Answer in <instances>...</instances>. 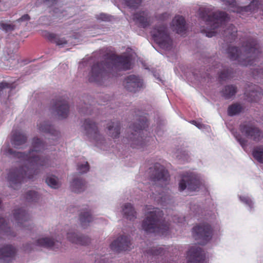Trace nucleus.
<instances>
[{"label":"nucleus","mask_w":263,"mask_h":263,"mask_svg":"<svg viewBox=\"0 0 263 263\" xmlns=\"http://www.w3.org/2000/svg\"><path fill=\"white\" fill-rule=\"evenodd\" d=\"M44 149V144L38 138L32 140L31 148L27 154L13 151L8 144L3 145L0 155L18 159L22 165L19 168L10 170L8 174L7 180L12 188L17 189L22 183L33 178L41 166L47 165L48 159L41 157Z\"/></svg>","instance_id":"1"},{"label":"nucleus","mask_w":263,"mask_h":263,"mask_svg":"<svg viewBox=\"0 0 263 263\" xmlns=\"http://www.w3.org/2000/svg\"><path fill=\"white\" fill-rule=\"evenodd\" d=\"M136 57V53L130 48L126 49V53L123 55L118 57L112 55L107 60L106 64H97L92 67L88 76V81L101 83L108 71L110 70L129 69L133 60H135Z\"/></svg>","instance_id":"2"},{"label":"nucleus","mask_w":263,"mask_h":263,"mask_svg":"<svg viewBox=\"0 0 263 263\" xmlns=\"http://www.w3.org/2000/svg\"><path fill=\"white\" fill-rule=\"evenodd\" d=\"M199 11L200 16L206 25L201 28V31L205 34L206 36L211 37L215 36L221 29H224L221 32L223 36L231 39L235 36L237 29L233 25L227 24L229 17L226 13L217 11L211 14L208 12V9L205 8L204 13L202 12V8Z\"/></svg>","instance_id":"3"},{"label":"nucleus","mask_w":263,"mask_h":263,"mask_svg":"<svg viewBox=\"0 0 263 263\" xmlns=\"http://www.w3.org/2000/svg\"><path fill=\"white\" fill-rule=\"evenodd\" d=\"M240 50L235 47H230L227 53L232 60H237L238 63L245 66H252V74L255 79L263 78V64L256 65L254 62H259L260 51L256 41L249 40L245 46L243 53H239Z\"/></svg>","instance_id":"4"},{"label":"nucleus","mask_w":263,"mask_h":263,"mask_svg":"<svg viewBox=\"0 0 263 263\" xmlns=\"http://www.w3.org/2000/svg\"><path fill=\"white\" fill-rule=\"evenodd\" d=\"M144 212L145 218L142 224V228L144 231L163 236L174 234L172 224L165 220L159 221V218L162 215V212L160 209L148 205L145 208Z\"/></svg>","instance_id":"5"},{"label":"nucleus","mask_w":263,"mask_h":263,"mask_svg":"<svg viewBox=\"0 0 263 263\" xmlns=\"http://www.w3.org/2000/svg\"><path fill=\"white\" fill-rule=\"evenodd\" d=\"M206 186L202 176L195 172L189 171L183 173L179 183V190L183 191L186 189L189 194L194 193L205 190Z\"/></svg>","instance_id":"6"},{"label":"nucleus","mask_w":263,"mask_h":263,"mask_svg":"<svg viewBox=\"0 0 263 263\" xmlns=\"http://www.w3.org/2000/svg\"><path fill=\"white\" fill-rule=\"evenodd\" d=\"M147 125V120L145 117L140 118L138 125H134L131 127V129L134 133L132 134V136L129 137V142L131 146L134 148L143 149L149 139L146 138H143L142 136L143 130Z\"/></svg>","instance_id":"7"},{"label":"nucleus","mask_w":263,"mask_h":263,"mask_svg":"<svg viewBox=\"0 0 263 263\" xmlns=\"http://www.w3.org/2000/svg\"><path fill=\"white\" fill-rule=\"evenodd\" d=\"M212 229L211 226L207 223H203L193 228L192 233L195 239L201 245H204L212 238V235L217 231H219L220 227L217 226Z\"/></svg>","instance_id":"8"},{"label":"nucleus","mask_w":263,"mask_h":263,"mask_svg":"<svg viewBox=\"0 0 263 263\" xmlns=\"http://www.w3.org/2000/svg\"><path fill=\"white\" fill-rule=\"evenodd\" d=\"M151 33L153 39L160 47L165 50L171 48L172 41L165 26L157 25L152 29Z\"/></svg>","instance_id":"9"},{"label":"nucleus","mask_w":263,"mask_h":263,"mask_svg":"<svg viewBox=\"0 0 263 263\" xmlns=\"http://www.w3.org/2000/svg\"><path fill=\"white\" fill-rule=\"evenodd\" d=\"M222 1L228 6L229 10L241 15H243L245 13L247 12L249 10L254 11L256 9H259L261 2V0H253L249 6L242 7L238 6L235 0Z\"/></svg>","instance_id":"10"},{"label":"nucleus","mask_w":263,"mask_h":263,"mask_svg":"<svg viewBox=\"0 0 263 263\" xmlns=\"http://www.w3.org/2000/svg\"><path fill=\"white\" fill-rule=\"evenodd\" d=\"M11 220L13 225L20 229H28L31 223L29 214L23 209L15 210Z\"/></svg>","instance_id":"11"},{"label":"nucleus","mask_w":263,"mask_h":263,"mask_svg":"<svg viewBox=\"0 0 263 263\" xmlns=\"http://www.w3.org/2000/svg\"><path fill=\"white\" fill-rule=\"evenodd\" d=\"M151 172L153 171L152 180L157 184V187L159 188L158 185H165L167 182L168 174L167 171L160 163H156L154 165V168H150Z\"/></svg>","instance_id":"12"},{"label":"nucleus","mask_w":263,"mask_h":263,"mask_svg":"<svg viewBox=\"0 0 263 263\" xmlns=\"http://www.w3.org/2000/svg\"><path fill=\"white\" fill-rule=\"evenodd\" d=\"M123 85L127 90L134 92L139 91L144 87L143 80L135 75L127 77L123 82Z\"/></svg>","instance_id":"13"},{"label":"nucleus","mask_w":263,"mask_h":263,"mask_svg":"<svg viewBox=\"0 0 263 263\" xmlns=\"http://www.w3.org/2000/svg\"><path fill=\"white\" fill-rule=\"evenodd\" d=\"M186 258L187 263H203L205 254L200 247L195 245L189 249Z\"/></svg>","instance_id":"14"},{"label":"nucleus","mask_w":263,"mask_h":263,"mask_svg":"<svg viewBox=\"0 0 263 263\" xmlns=\"http://www.w3.org/2000/svg\"><path fill=\"white\" fill-rule=\"evenodd\" d=\"M240 129L247 137L254 141H259L262 137V133L251 123H245L241 124Z\"/></svg>","instance_id":"15"},{"label":"nucleus","mask_w":263,"mask_h":263,"mask_svg":"<svg viewBox=\"0 0 263 263\" xmlns=\"http://www.w3.org/2000/svg\"><path fill=\"white\" fill-rule=\"evenodd\" d=\"M130 241L129 237L120 236L114 240L110 245V249L115 252L128 250L130 249Z\"/></svg>","instance_id":"16"},{"label":"nucleus","mask_w":263,"mask_h":263,"mask_svg":"<svg viewBox=\"0 0 263 263\" xmlns=\"http://www.w3.org/2000/svg\"><path fill=\"white\" fill-rule=\"evenodd\" d=\"M52 109L61 118L67 117L69 112V106L67 101L64 98L57 100L52 107Z\"/></svg>","instance_id":"17"},{"label":"nucleus","mask_w":263,"mask_h":263,"mask_svg":"<svg viewBox=\"0 0 263 263\" xmlns=\"http://www.w3.org/2000/svg\"><path fill=\"white\" fill-rule=\"evenodd\" d=\"M132 19L136 24L143 28L148 26L151 22V17L147 11H142L134 14Z\"/></svg>","instance_id":"18"},{"label":"nucleus","mask_w":263,"mask_h":263,"mask_svg":"<svg viewBox=\"0 0 263 263\" xmlns=\"http://www.w3.org/2000/svg\"><path fill=\"white\" fill-rule=\"evenodd\" d=\"M26 136L21 129H13L12 132L11 143L16 148H21L23 147L26 141Z\"/></svg>","instance_id":"19"},{"label":"nucleus","mask_w":263,"mask_h":263,"mask_svg":"<svg viewBox=\"0 0 263 263\" xmlns=\"http://www.w3.org/2000/svg\"><path fill=\"white\" fill-rule=\"evenodd\" d=\"M83 127L86 134L93 140H96L101 137V136L98 133L96 124L91 120H86L84 123Z\"/></svg>","instance_id":"20"},{"label":"nucleus","mask_w":263,"mask_h":263,"mask_svg":"<svg viewBox=\"0 0 263 263\" xmlns=\"http://www.w3.org/2000/svg\"><path fill=\"white\" fill-rule=\"evenodd\" d=\"M16 253L15 249L10 245H7L0 248V259L4 261H10Z\"/></svg>","instance_id":"21"},{"label":"nucleus","mask_w":263,"mask_h":263,"mask_svg":"<svg viewBox=\"0 0 263 263\" xmlns=\"http://www.w3.org/2000/svg\"><path fill=\"white\" fill-rule=\"evenodd\" d=\"M30 19V17L28 14H25L23 15L20 18L16 20L14 24H8V23H1L0 25V28L6 32L13 30L16 27H17L18 24L23 23L24 25L26 24L27 21Z\"/></svg>","instance_id":"22"},{"label":"nucleus","mask_w":263,"mask_h":263,"mask_svg":"<svg viewBox=\"0 0 263 263\" xmlns=\"http://www.w3.org/2000/svg\"><path fill=\"white\" fill-rule=\"evenodd\" d=\"M37 128L40 132L49 133L56 138L58 137L59 133L56 130L51 124L47 121H39L37 124Z\"/></svg>","instance_id":"23"},{"label":"nucleus","mask_w":263,"mask_h":263,"mask_svg":"<svg viewBox=\"0 0 263 263\" xmlns=\"http://www.w3.org/2000/svg\"><path fill=\"white\" fill-rule=\"evenodd\" d=\"M67 238L72 243L80 245H86L89 242V238L85 236H79L75 232H68L66 234Z\"/></svg>","instance_id":"24"},{"label":"nucleus","mask_w":263,"mask_h":263,"mask_svg":"<svg viewBox=\"0 0 263 263\" xmlns=\"http://www.w3.org/2000/svg\"><path fill=\"white\" fill-rule=\"evenodd\" d=\"M172 29L177 33L181 34L186 29L184 18L181 16H176L172 21Z\"/></svg>","instance_id":"25"},{"label":"nucleus","mask_w":263,"mask_h":263,"mask_svg":"<svg viewBox=\"0 0 263 263\" xmlns=\"http://www.w3.org/2000/svg\"><path fill=\"white\" fill-rule=\"evenodd\" d=\"M6 220L0 216V236L11 237L14 236Z\"/></svg>","instance_id":"26"},{"label":"nucleus","mask_w":263,"mask_h":263,"mask_svg":"<svg viewBox=\"0 0 263 263\" xmlns=\"http://www.w3.org/2000/svg\"><path fill=\"white\" fill-rule=\"evenodd\" d=\"M71 190L75 193H81L83 192L86 187V184L83 180L81 178L73 179L70 184Z\"/></svg>","instance_id":"27"},{"label":"nucleus","mask_w":263,"mask_h":263,"mask_svg":"<svg viewBox=\"0 0 263 263\" xmlns=\"http://www.w3.org/2000/svg\"><path fill=\"white\" fill-rule=\"evenodd\" d=\"M115 5L122 4L129 9H135L141 5L142 0H111Z\"/></svg>","instance_id":"28"},{"label":"nucleus","mask_w":263,"mask_h":263,"mask_svg":"<svg viewBox=\"0 0 263 263\" xmlns=\"http://www.w3.org/2000/svg\"><path fill=\"white\" fill-rule=\"evenodd\" d=\"M122 213L127 219L133 220L136 217V213L130 203H125L122 207Z\"/></svg>","instance_id":"29"},{"label":"nucleus","mask_w":263,"mask_h":263,"mask_svg":"<svg viewBox=\"0 0 263 263\" xmlns=\"http://www.w3.org/2000/svg\"><path fill=\"white\" fill-rule=\"evenodd\" d=\"M48 37L51 42L55 43L57 45L60 47H64L65 45L67 44L70 41L69 39L67 40L53 33L49 34Z\"/></svg>","instance_id":"30"},{"label":"nucleus","mask_w":263,"mask_h":263,"mask_svg":"<svg viewBox=\"0 0 263 263\" xmlns=\"http://www.w3.org/2000/svg\"><path fill=\"white\" fill-rule=\"evenodd\" d=\"M36 246L44 247L46 248H51L53 246L54 242L51 239L46 237H40L36 241Z\"/></svg>","instance_id":"31"},{"label":"nucleus","mask_w":263,"mask_h":263,"mask_svg":"<svg viewBox=\"0 0 263 263\" xmlns=\"http://www.w3.org/2000/svg\"><path fill=\"white\" fill-rule=\"evenodd\" d=\"M107 128L109 134L112 137L116 138L118 137L120 134V124L118 122L110 123Z\"/></svg>","instance_id":"32"},{"label":"nucleus","mask_w":263,"mask_h":263,"mask_svg":"<svg viewBox=\"0 0 263 263\" xmlns=\"http://www.w3.org/2000/svg\"><path fill=\"white\" fill-rule=\"evenodd\" d=\"M92 220V218L89 212L86 211L81 213L80 215V221L82 226L84 228L88 226Z\"/></svg>","instance_id":"33"},{"label":"nucleus","mask_w":263,"mask_h":263,"mask_svg":"<svg viewBox=\"0 0 263 263\" xmlns=\"http://www.w3.org/2000/svg\"><path fill=\"white\" fill-rule=\"evenodd\" d=\"M252 156L258 162L263 163V146L255 147L252 151Z\"/></svg>","instance_id":"34"},{"label":"nucleus","mask_w":263,"mask_h":263,"mask_svg":"<svg viewBox=\"0 0 263 263\" xmlns=\"http://www.w3.org/2000/svg\"><path fill=\"white\" fill-rule=\"evenodd\" d=\"M236 92V87L233 85H228L222 91V94L226 99H230Z\"/></svg>","instance_id":"35"},{"label":"nucleus","mask_w":263,"mask_h":263,"mask_svg":"<svg viewBox=\"0 0 263 263\" xmlns=\"http://www.w3.org/2000/svg\"><path fill=\"white\" fill-rule=\"evenodd\" d=\"M245 94L247 96H249L251 101H257L262 96V91L258 87H256L255 88L252 90L249 93L246 92Z\"/></svg>","instance_id":"36"},{"label":"nucleus","mask_w":263,"mask_h":263,"mask_svg":"<svg viewBox=\"0 0 263 263\" xmlns=\"http://www.w3.org/2000/svg\"><path fill=\"white\" fill-rule=\"evenodd\" d=\"M46 182L48 186L53 189H57L60 186L59 180L53 175H48L46 179Z\"/></svg>","instance_id":"37"},{"label":"nucleus","mask_w":263,"mask_h":263,"mask_svg":"<svg viewBox=\"0 0 263 263\" xmlns=\"http://www.w3.org/2000/svg\"><path fill=\"white\" fill-rule=\"evenodd\" d=\"M230 130L237 142L240 144L243 149L247 152V141L246 140L243 139L240 134H238L236 132H235L234 129H230Z\"/></svg>","instance_id":"38"},{"label":"nucleus","mask_w":263,"mask_h":263,"mask_svg":"<svg viewBox=\"0 0 263 263\" xmlns=\"http://www.w3.org/2000/svg\"><path fill=\"white\" fill-rule=\"evenodd\" d=\"M39 198V194L35 191H28L25 195V198L28 202L36 201Z\"/></svg>","instance_id":"39"},{"label":"nucleus","mask_w":263,"mask_h":263,"mask_svg":"<svg viewBox=\"0 0 263 263\" xmlns=\"http://www.w3.org/2000/svg\"><path fill=\"white\" fill-rule=\"evenodd\" d=\"M242 109V108L240 104H234L229 106L228 112L229 115L232 116L239 113Z\"/></svg>","instance_id":"40"},{"label":"nucleus","mask_w":263,"mask_h":263,"mask_svg":"<svg viewBox=\"0 0 263 263\" xmlns=\"http://www.w3.org/2000/svg\"><path fill=\"white\" fill-rule=\"evenodd\" d=\"M239 198L241 202L245 204L247 206H249V208H252L253 202L250 197L246 195H243L239 196Z\"/></svg>","instance_id":"41"},{"label":"nucleus","mask_w":263,"mask_h":263,"mask_svg":"<svg viewBox=\"0 0 263 263\" xmlns=\"http://www.w3.org/2000/svg\"><path fill=\"white\" fill-rule=\"evenodd\" d=\"M12 84L3 82L0 83V97L5 93H6L7 89L11 87Z\"/></svg>","instance_id":"42"},{"label":"nucleus","mask_w":263,"mask_h":263,"mask_svg":"<svg viewBox=\"0 0 263 263\" xmlns=\"http://www.w3.org/2000/svg\"><path fill=\"white\" fill-rule=\"evenodd\" d=\"M219 78L221 80H226L232 77L231 76V72L228 69L224 68L219 74Z\"/></svg>","instance_id":"43"},{"label":"nucleus","mask_w":263,"mask_h":263,"mask_svg":"<svg viewBox=\"0 0 263 263\" xmlns=\"http://www.w3.org/2000/svg\"><path fill=\"white\" fill-rule=\"evenodd\" d=\"M78 171L80 173H86L89 170V166L87 162H84L82 164L78 165Z\"/></svg>","instance_id":"44"},{"label":"nucleus","mask_w":263,"mask_h":263,"mask_svg":"<svg viewBox=\"0 0 263 263\" xmlns=\"http://www.w3.org/2000/svg\"><path fill=\"white\" fill-rule=\"evenodd\" d=\"M191 123L195 125L197 127H198L199 129H201V130H209V129H210V127L208 125H205L203 124H202L201 123L198 122V121H196L195 120H192L191 121Z\"/></svg>","instance_id":"45"},{"label":"nucleus","mask_w":263,"mask_h":263,"mask_svg":"<svg viewBox=\"0 0 263 263\" xmlns=\"http://www.w3.org/2000/svg\"><path fill=\"white\" fill-rule=\"evenodd\" d=\"M18 55L16 54H14L11 57L8 61L10 63V67H13L15 66L18 62Z\"/></svg>","instance_id":"46"},{"label":"nucleus","mask_w":263,"mask_h":263,"mask_svg":"<svg viewBox=\"0 0 263 263\" xmlns=\"http://www.w3.org/2000/svg\"><path fill=\"white\" fill-rule=\"evenodd\" d=\"M153 196L155 199L161 204H163V203L165 202V200L167 198V197L165 195H162L160 194L157 195L154 193H153Z\"/></svg>","instance_id":"47"},{"label":"nucleus","mask_w":263,"mask_h":263,"mask_svg":"<svg viewBox=\"0 0 263 263\" xmlns=\"http://www.w3.org/2000/svg\"><path fill=\"white\" fill-rule=\"evenodd\" d=\"M110 16L105 14V13H100L96 15V18L99 21H102L104 22L109 21L110 20Z\"/></svg>","instance_id":"48"},{"label":"nucleus","mask_w":263,"mask_h":263,"mask_svg":"<svg viewBox=\"0 0 263 263\" xmlns=\"http://www.w3.org/2000/svg\"><path fill=\"white\" fill-rule=\"evenodd\" d=\"M163 250L161 248H159L156 249H152L151 250H148L147 253L153 255H158L161 254L163 252Z\"/></svg>","instance_id":"49"},{"label":"nucleus","mask_w":263,"mask_h":263,"mask_svg":"<svg viewBox=\"0 0 263 263\" xmlns=\"http://www.w3.org/2000/svg\"><path fill=\"white\" fill-rule=\"evenodd\" d=\"M53 12L57 17L60 18L65 16L66 14L65 11H61L59 9H55L53 10Z\"/></svg>","instance_id":"50"},{"label":"nucleus","mask_w":263,"mask_h":263,"mask_svg":"<svg viewBox=\"0 0 263 263\" xmlns=\"http://www.w3.org/2000/svg\"><path fill=\"white\" fill-rule=\"evenodd\" d=\"M173 220L174 221V222H177V224L179 226L180 223L181 224L184 221H185V218H184V217H178L175 216L173 217Z\"/></svg>","instance_id":"51"},{"label":"nucleus","mask_w":263,"mask_h":263,"mask_svg":"<svg viewBox=\"0 0 263 263\" xmlns=\"http://www.w3.org/2000/svg\"><path fill=\"white\" fill-rule=\"evenodd\" d=\"M170 14L167 13H164L161 15V16L159 17V19L161 20H163L167 17H168Z\"/></svg>","instance_id":"52"},{"label":"nucleus","mask_w":263,"mask_h":263,"mask_svg":"<svg viewBox=\"0 0 263 263\" xmlns=\"http://www.w3.org/2000/svg\"><path fill=\"white\" fill-rule=\"evenodd\" d=\"M96 141V145L98 147H100V148H102V147L100 146V144L102 143V139L101 137L99 138L98 139H97L96 140H93Z\"/></svg>","instance_id":"53"},{"label":"nucleus","mask_w":263,"mask_h":263,"mask_svg":"<svg viewBox=\"0 0 263 263\" xmlns=\"http://www.w3.org/2000/svg\"><path fill=\"white\" fill-rule=\"evenodd\" d=\"M96 263H106V261H105V258H101L100 260H98V259H97L96 260Z\"/></svg>","instance_id":"54"},{"label":"nucleus","mask_w":263,"mask_h":263,"mask_svg":"<svg viewBox=\"0 0 263 263\" xmlns=\"http://www.w3.org/2000/svg\"><path fill=\"white\" fill-rule=\"evenodd\" d=\"M55 2H56V0H47L46 1L47 5H50V3L51 5H53L54 3H55Z\"/></svg>","instance_id":"55"},{"label":"nucleus","mask_w":263,"mask_h":263,"mask_svg":"<svg viewBox=\"0 0 263 263\" xmlns=\"http://www.w3.org/2000/svg\"><path fill=\"white\" fill-rule=\"evenodd\" d=\"M219 67H220V65H217L216 67H215L214 68H215V69H216L219 68ZM215 71H218V70H215Z\"/></svg>","instance_id":"56"}]
</instances>
